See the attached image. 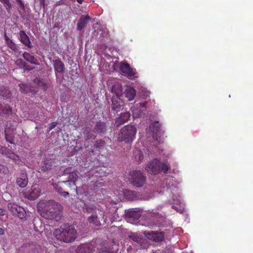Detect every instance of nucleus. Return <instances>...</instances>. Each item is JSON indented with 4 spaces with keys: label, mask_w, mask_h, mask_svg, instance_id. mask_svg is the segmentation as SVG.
I'll list each match as a JSON object with an SVG mask.
<instances>
[{
    "label": "nucleus",
    "mask_w": 253,
    "mask_h": 253,
    "mask_svg": "<svg viewBox=\"0 0 253 253\" xmlns=\"http://www.w3.org/2000/svg\"><path fill=\"white\" fill-rule=\"evenodd\" d=\"M78 233L75 227L69 224H62L54 229L53 235L57 240L64 242H72L75 240Z\"/></svg>",
    "instance_id": "f257e3e1"
},
{
    "label": "nucleus",
    "mask_w": 253,
    "mask_h": 253,
    "mask_svg": "<svg viewBox=\"0 0 253 253\" xmlns=\"http://www.w3.org/2000/svg\"><path fill=\"white\" fill-rule=\"evenodd\" d=\"M137 129L133 125H127L123 127L118 133V140L119 141L131 142L134 140Z\"/></svg>",
    "instance_id": "f03ea898"
},
{
    "label": "nucleus",
    "mask_w": 253,
    "mask_h": 253,
    "mask_svg": "<svg viewBox=\"0 0 253 253\" xmlns=\"http://www.w3.org/2000/svg\"><path fill=\"white\" fill-rule=\"evenodd\" d=\"M169 168L170 166L167 165L166 163L160 162L159 160L156 159L149 162L145 169L149 173L157 174L161 171L167 173Z\"/></svg>",
    "instance_id": "7ed1b4c3"
},
{
    "label": "nucleus",
    "mask_w": 253,
    "mask_h": 253,
    "mask_svg": "<svg viewBox=\"0 0 253 253\" xmlns=\"http://www.w3.org/2000/svg\"><path fill=\"white\" fill-rule=\"evenodd\" d=\"M58 205L54 201H48L43 209L42 215L47 220H52L55 217L58 211Z\"/></svg>",
    "instance_id": "20e7f679"
},
{
    "label": "nucleus",
    "mask_w": 253,
    "mask_h": 253,
    "mask_svg": "<svg viewBox=\"0 0 253 253\" xmlns=\"http://www.w3.org/2000/svg\"><path fill=\"white\" fill-rule=\"evenodd\" d=\"M147 177L140 170H133L129 172V182L136 188H141L145 185Z\"/></svg>",
    "instance_id": "39448f33"
},
{
    "label": "nucleus",
    "mask_w": 253,
    "mask_h": 253,
    "mask_svg": "<svg viewBox=\"0 0 253 253\" xmlns=\"http://www.w3.org/2000/svg\"><path fill=\"white\" fill-rule=\"evenodd\" d=\"M120 70L129 79L138 77L136 69L131 68L129 63L121 62L120 66Z\"/></svg>",
    "instance_id": "423d86ee"
},
{
    "label": "nucleus",
    "mask_w": 253,
    "mask_h": 253,
    "mask_svg": "<svg viewBox=\"0 0 253 253\" xmlns=\"http://www.w3.org/2000/svg\"><path fill=\"white\" fill-rule=\"evenodd\" d=\"M8 209L11 211L13 214L17 215V217L20 219L26 218V211L25 210L19 206L15 203H8Z\"/></svg>",
    "instance_id": "0eeeda50"
},
{
    "label": "nucleus",
    "mask_w": 253,
    "mask_h": 253,
    "mask_svg": "<svg viewBox=\"0 0 253 253\" xmlns=\"http://www.w3.org/2000/svg\"><path fill=\"white\" fill-rule=\"evenodd\" d=\"M41 194L40 186L38 184L33 185L29 192L25 195L28 200H34L38 198Z\"/></svg>",
    "instance_id": "6e6552de"
},
{
    "label": "nucleus",
    "mask_w": 253,
    "mask_h": 253,
    "mask_svg": "<svg viewBox=\"0 0 253 253\" xmlns=\"http://www.w3.org/2000/svg\"><path fill=\"white\" fill-rule=\"evenodd\" d=\"M123 108V101L118 96H113L112 98L111 109L113 113H118Z\"/></svg>",
    "instance_id": "1a4fd4ad"
},
{
    "label": "nucleus",
    "mask_w": 253,
    "mask_h": 253,
    "mask_svg": "<svg viewBox=\"0 0 253 253\" xmlns=\"http://www.w3.org/2000/svg\"><path fill=\"white\" fill-rule=\"evenodd\" d=\"M104 216L105 214L103 211H100L98 214L96 211L88 217V221L89 223L94 224V226H100L101 225L100 219H103Z\"/></svg>",
    "instance_id": "9d476101"
},
{
    "label": "nucleus",
    "mask_w": 253,
    "mask_h": 253,
    "mask_svg": "<svg viewBox=\"0 0 253 253\" xmlns=\"http://www.w3.org/2000/svg\"><path fill=\"white\" fill-rule=\"evenodd\" d=\"M19 86L22 93L29 95H34L38 92V89L35 87H31L26 84H19Z\"/></svg>",
    "instance_id": "9b49d317"
},
{
    "label": "nucleus",
    "mask_w": 253,
    "mask_h": 253,
    "mask_svg": "<svg viewBox=\"0 0 253 253\" xmlns=\"http://www.w3.org/2000/svg\"><path fill=\"white\" fill-rule=\"evenodd\" d=\"M147 238L155 242H161L164 241V236L163 232H151L146 234Z\"/></svg>",
    "instance_id": "f8f14e48"
},
{
    "label": "nucleus",
    "mask_w": 253,
    "mask_h": 253,
    "mask_svg": "<svg viewBox=\"0 0 253 253\" xmlns=\"http://www.w3.org/2000/svg\"><path fill=\"white\" fill-rule=\"evenodd\" d=\"M19 36L20 40L21 42L27 46L28 48H32L33 47V45L32 44L29 37L23 30H21L19 33Z\"/></svg>",
    "instance_id": "ddd939ff"
},
{
    "label": "nucleus",
    "mask_w": 253,
    "mask_h": 253,
    "mask_svg": "<svg viewBox=\"0 0 253 253\" xmlns=\"http://www.w3.org/2000/svg\"><path fill=\"white\" fill-rule=\"evenodd\" d=\"M130 113L125 112L121 114L119 118L116 119L115 121V125L116 126L119 127L120 125H122L125 123L127 122L130 119Z\"/></svg>",
    "instance_id": "4468645a"
},
{
    "label": "nucleus",
    "mask_w": 253,
    "mask_h": 253,
    "mask_svg": "<svg viewBox=\"0 0 253 253\" xmlns=\"http://www.w3.org/2000/svg\"><path fill=\"white\" fill-rule=\"evenodd\" d=\"M93 248L91 244H83L78 247L76 253H92Z\"/></svg>",
    "instance_id": "2eb2a0df"
},
{
    "label": "nucleus",
    "mask_w": 253,
    "mask_h": 253,
    "mask_svg": "<svg viewBox=\"0 0 253 253\" xmlns=\"http://www.w3.org/2000/svg\"><path fill=\"white\" fill-rule=\"evenodd\" d=\"M53 65L55 72L63 74L65 71V64L59 59L53 61Z\"/></svg>",
    "instance_id": "dca6fc26"
},
{
    "label": "nucleus",
    "mask_w": 253,
    "mask_h": 253,
    "mask_svg": "<svg viewBox=\"0 0 253 253\" xmlns=\"http://www.w3.org/2000/svg\"><path fill=\"white\" fill-rule=\"evenodd\" d=\"M94 130L99 135H102L106 132V125L104 122H98L94 127Z\"/></svg>",
    "instance_id": "f3484780"
},
{
    "label": "nucleus",
    "mask_w": 253,
    "mask_h": 253,
    "mask_svg": "<svg viewBox=\"0 0 253 253\" xmlns=\"http://www.w3.org/2000/svg\"><path fill=\"white\" fill-rule=\"evenodd\" d=\"M72 168H68L65 169L64 173L69 174V178L74 183H76L79 177V173L77 171H72Z\"/></svg>",
    "instance_id": "a211bd4d"
},
{
    "label": "nucleus",
    "mask_w": 253,
    "mask_h": 253,
    "mask_svg": "<svg viewBox=\"0 0 253 253\" xmlns=\"http://www.w3.org/2000/svg\"><path fill=\"white\" fill-rule=\"evenodd\" d=\"M90 19V17L88 15L81 16L77 23V30L80 31H82Z\"/></svg>",
    "instance_id": "6ab92c4d"
},
{
    "label": "nucleus",
    "mask_w": 253,
    "mask_h": 253,
    "mask_svg": "<svg viewBox=\"0 0 253 253\" xmlns=\"http://www.w3.org/2000/svg\"><path fill=\"white\" fill-rule=\"evenodd\" d=\"M111 91L115 94V96H118V97H121L123 92L122 85L120 83H115L112 86Z\"/></svg>",
    "instance_id": "aec40b11"
},
{
    "label": "nucleus",
    "mask_w": 253,
    "mask_h": 253,
    "mask_svg": "<svg viewBox=\"0 0 253 253\" xmlns=\"http://www.w3.org/2000/svg\"><path fill=\"white\" fill-rule=\"evenodd\" d=\"M141 216V212L139 211H135V210H129L126 213V217L128 219L132 220H137Z\"/></svg>",
    "instance_id": "412c9836"
},
{
    "label": "nucleus",
    "mask_w": 253,
    "mask_h": 253,
    "mask_svg": "<svg viewBox=\"0 0 253 253\" xmlns=\"http://www.w3.org/2000/svg\"><path fill=\"white\" fill-rule=\"evenodd\" d=\"M136 91L132 87L127 86L125 90V96L129 101H131L135 98Z\"/></svg>",
    "instance_id": "4be33fe9"
},
{
    "label": "nucleus",
    "mask_w": 253,
    "mask_h": 253,
    "mask_svg": "<svg viewBox=\"0 0 253 253\" xmlns=\"http://www.w3.org/2000/svg\"><path fill=\"white\" fill-rule=\"evenodd\" d=\"M16 183L21 188H24L28 183V179L26 174L22 173L20 177L16 179Z\"/></svg>",
    "instance_id": "5701e85b"
},
{
    "label": "nucleus",
    "mask_w": 253,
    "mask_h": 253,
    "mask_svg": "<svg viewBox=\"0 0 253 253\" xmlns=\"http://www.w3.org/2000/svg\"><path fill=\"white\" fill-rule=\"evenodd\" d=\"M23 57L28 62L34 64L35 65H39L37 58L33 56V55L28 53V52H24L23 53Z\"/></svg>",
    "instance_id": "b1692460"
},
{
    "label": "nucleus",
    "mask_w": 253,
    "mask_h": 253,
    "mask_svg": "<svg viewBox=\"0 0 253 253\" xmlns=\"http://www.w3.org/2000/svg\"><path fill=\"white\" fill-rule=\"evenodd\" d=\"M3 155H4L8 158L14 160L15 162H16V160H18L19 157L16 155V154L14 153L13 151L8 149L6 147H4L3 150Z\"/></svg>",
    "instance_id": "393cba45"
},
{
    "label": "nucleus",
    "mask_w": 253,
    "mask_h": 253,
    "mask_svg": "<svg viewBox=\"0 0 253 253\" xmlns=\"http://www.w3.org/2000/svg\"><path fill=\"white\" fill-rule=\"evenodd\" d=\"M55 163L54 160L52 159H45L42 162V170L46 171L50 169Z\"/></svg>",
    "instance_id": "a878e982"
},
{
    "label": "nucleus",
    "mask_w": 253,
    "mask_h": 253,
    "mask_svg": "<svg viewBox=\"0 0 253 253\" xmlns=\"http://www.w3.org/2000/svg\"><path fill=\"white\" fill-rule=\"evenodd\" d=\"M0 95L6 98H10L12 94L8 87L0 85Z\"/></svg>",
    "instance_id": "bb28decb"
},
{
    "label": "nucleus",
    "mask_w": 253,
    "mask_h": 253,
    "mask_svg": "<svg viewBox=\"0 0 253 253\" xmlns=\"http://www.w3.org/2000/svg\"><path fill=\"white\" fill-rule=\"evenodd\" d=\"M61 183H64L65 185L70 188V189H74L77 194H78L77 186L76 183L72 181L71 180H67L66 181H61Z\"/></svg>",
    "instance_id": "cd10ccee"
},
{
    "label": "nucleus",
    "mask_w": 253,
    "mask_h": 253,
    "mask_svg": "<svg viewBox=\"0 0 253 253\" xmlns=\"http://www.w3.org/2000/svg\"><path fill=\"white\" fill-rule=\"evenodd\" d=\"M84 209L88 213H94L96 212V210H98L99 211V209H97L96 206L94 205H91V204H89L88 205H84Z\"/></svg>",
    "instance_id": "c85d7f7f"
},
{
    "label": "nucleus",
    "mask_w": 253,
    "mask_h": 253,
    "mask_svg": "<svg viewBox=\"0 0 253 253\" xmlns=\"http://www.w3.org/2000/svg\"><path fill=\"white\" fill-rule=\"evenodd\" d=\"M11 109L8 105L6 104H1V115H7V114H9L11 113Z\"/></svg>",
    "instance_id": "c756f323"
},
{
    "label": "nucleus",
    "mask_w": 253,
    "mask_h": 253,
    "mask_svg": "<svg viewBox=\"0 0 253 253\" xmlns=\"http://www.w3.org/2000/svg\"><path fill=\"white\" fill-rule=\"evenodd\" d=\"M62 181L59 182L57 183H54L53 186L55 190V191L58 192L60 195H62V192L63 191V188L62 187V185L64 183H61Z\"/></svg>",
    "instance_id": "7c9ffc66"
},
{
    "label": "nucleus",
    "mask_w": 253,
    "mask_h": 253,
    "mask_svg": "<svg viewBox=\"0 0 253 253\" xmlns=\"http://www.w3.org/2000/svg\"><path fill=\"white\" fill-rule=\"evenodd\" d=\"M85 139L87 140H93L96 138V135L93 133V130H89L86 132L84 134Z\"/></svg>",
    "instance_id": "2f4dec72"
},
{
    "label": "nucleus",
    "mask_w": 253,
    "mask_h": 253,
    "mask_svg": "<svg viewBox=\"0 0 253 253\" xmlns=\"http://www.w3.org/2000/svg\"><path fill=\"white\" fill-rule=\"evenodd\" d=\"M5 138L6 141L10 142L11 144H13L14 136L11 134H8L7 133V129L4 130Z\"/></svg>",
    "instance_id": "473e14b6"
},
{
    "label": "nucleus",
    "mask_w": 253,
    "mask_h": 253,
    "mask_svg": "<svg viewBox=\"0 0 253 253\" xmlns=\"http://www.w3.org/2000/svg\"><path fill=\"white\" fill-rule=\"evenodd\" d=\"M105 145V142L102 139H99L95 142L94 147L96 148H102Z\"/></svg>",
    "instance_id": "72a5a7b5"
},
{
    "label": "nucleus",
    "mask_w": 253,
    "mask_h": 253,
    "mask_svg": "<svg viewBox=\"0 0 253 253\" xmlns=\"http://www.w3.org/2000/svg\"><path fill=\"white\" fill-rule=\"evenodd\" d=\"M8 48L12 49L13 51H17L18 48L16 46V43L13 42L12 40H10L8 42V44H7Z\"/></svg>",
    "instance_id": "f704fd0d"
},
{
    "label": "nucleus",
    "mask_w": 253,
    "mask_h": 253,
    "mask_svg": "<svg viewBox=\"0 0 253 253\" xmlns=\"http://www.w3.org/2000/svg\"><path fill=\"white\" fill-rule=\"evenodd\" d=\"M135 157L136 159L138 160L139 163L142 162L144 159L143 154L140 150L138 151L137 154H135Z\"/></svg>",
    "instance_id": "c9c22d12"
},
{
    "label": "nucleus",
    "mask_w": 253,
    "mask_h": 253,
    "mask_svg": "<svg viewBox=\"0 0 253 253\" xmlns=\"http://www.w3.org/2000/svg\"><path fill=\"white\" fill-rule=\"evenodd\" d=\"M1 1L6 5V9L7 10L8 12H10L12 8V5L10 2L9 0H1Z\"/></svg>",
    "instance_id": "e433bc0d"
},
{
    "label": "nucleus",
    "mask_w": 253,
    "mask_h": 253,
    "mask_svg": "<svg viewBox=\"0 0 253 253\" xmlns=\"http://www.w3.org/2000/svg\"><path fill=\"white\" fill-rule=\"evenodd\" d=\"M150 128L151 130H152L153 131H156V132H158V131H159L160 127L159 126V122H155L154 123V124L151 125L150 126Z\"/></svg>",
    "instance_id": "4c0bfd02"
},
{
    "label": "nucleus",
    "mask_w": 253,
    "mask_h": 253,
    "mask_svg": "<svg viewBox=\"0 0 253 253\" xmlns=\"http://www.w3.org/2000/svg\"><path fill=\"white\" fill-rule=\"evenodd\" d=\"M57 126V122H51L50 124H48V128L47 129V132L48 133L50 131V130H52L53 128H54Z\"/></svg>",
    "instance_id": "58836bf2"
},
{
    "label": "nucleus",
    "mask_w": 253,
    "mask_h": 253,
    "mask_svg": "<svg viewBox=\"0 0 253 253\" xmlns=\"http://www.w3.org/2000/svg\"><path fill=\"white\" fill-rule=\"evenodd\" d=\"M28 247L30 249V251L29 252V253H38V251L37 250L35 246H33V245H29V246H28Z\"/></svg>",
    "instance_id": "ea45409f"
},
{
    "label": "nucleus",
    "mask_w": 253,
    "mask_h": 253,
    "mask_svg": "<svg viewBox=\"0 0 253 253\" xmlns=\"http://www.w3.org/2000/svg\"><path fill=\"white\" fill-rule=\"evenodd\" d=\"M8 169L6 166L0 164V173H6Z\"/></svg>",
    "instance_id": "a19ab883"
},
{
    "label": "nucleus",
    "mask_w": 253,
    "mask_h": 253,
    "mask_svg": "<svg viewBox=\"0 0 253 253\" xmlns=\"http://www.w3.org/2000/svg\"><path fill=\"white\" fill-rule=\"evenodd\" d=\"M69 193L67 191H62L61 195L64 197H66L67 195H69Z\"/></svg>",
    "instance_id": "79ce46f5"
},
{
    "label": "nucleus",
    "mask_w": 253,
    "mask_h": 253,
    "mask_svg": "<svg viewBox=\"0 0 253 253\" xmlns=\"http://www.w3.org/2000/svg\"><path fill=\"white\" fill-rule=\"evenodd\" d=\"M5 234V229L2 227H0V235H2Z\"/></svg>",
    "instance_id": "37998d69"
},
{
    "label": "nucleus",
    "mask_w": 253,
    "mask_h": 253,
    "mask_svg": "<svg viewBox=\"0 0 253 253\" xmlns=\"http://www.w3.org/2000/svg\"><path fill=\"white\" fill-rule=\"evenodd\" d=\"M5 42H6V44H8V42H9V41L11 40V39H9V37H8V36H6V35H5Z\"/></svg>",
    "instance_id": "c03bdc74"
},
{
    "label": "nucleus",
    "mask_w": 253,
    "mask_h": 253,
    "mask_svg": "<svg viewBox=\"0 0 253 253\" xmlns=\"http://www.w3.org/2000/svg\"><path fill=\"white\" fill-rule=\"evenodd\" d=\"M146 104H147V101H144L143 103H139L140 106H141L142 107H146Z\"/></svg>",
    "instance_id": "a18cd8bd"
},
{
    "label": "nucleus",
    "mask_w": 253,
    "mask_h": 253,
    "mask_svg": "<svg viewBox=\"0 0 253 253\" xmlns=\"http://www.w3.org/2000/svg\"><path fill=\"white\" fill-rule=\"evenodd\" d=\"M5 211L3 209H0V215H3L5 214Z\"/></svg>",
    "instance_id": "49530a36"
},
{
    "label": "nucleus",
    "mask_w": 253,
    "mask_h": 253,
    "mask_svg": "<svg viewBox=\"0 0 253 253\" xmlns=\"http://www.w3.org/2000/svg\"><path fill=\"white\" fill-rule=\"evenodd\" d=\"M40 4L42 5L43 7H45V0H40Z\"/></svg>",
    "instance_id": "de8ad7c7"
},
{
    "label": "nucleus",
    "mask_w": 253,
    "mask_h": 253,
    "mask_svg": "<svg viewBox=\"0 0 253 253\" xmlns=\"http://www.w3.org/2000/svg\"><path fill=\"white\" fill-rule=\"evenodd\" d=\"M17 1L20 4L21 7H24V4L21 0H17Z\"/></svg>",
    "instance_id": "09e8293b"
},
{
    "label": "nucleus",
    "mask_w": 253,
    "mask_h": 253,
    "mask_svg": "<svg viewBox=\"0 0 253 253\" xmlns=\"http://www.w3.org/2000/svg\"><path fill=\"white\" fill-rule=\"evenodd\" d=\"M41 84H42L43 88L46 89L47 87L46 84H45V83H42V82H41Z\"/></svg>",
    "instance_id": "8fccbe9b"
},
{
    "label": "nucleus",
    "mask_w": 253,
    "mask_h": 253,
    "mask_svg": "<svg viewBox=\"0 0 253 253\" xmlns=\"http://www.w3.org/2000/svg\"><path fill=\"white\" fill-rule=\"evenodd\" d=\"M3 149L4 147L1 146V145H0V152H1L2 154H3Z\"/></svg>",
    "instance_id": "3c124183"
},
{
    "label": "nucleus",
    "mask_w": 253,
    "mask_h": 253,
    "mask_svg": "<svg viewBox=\"0 0 253 253\" xmlns=\"http://www.w3.org/2000/svg\"><path fill=\"white\" fill-rule=\"evenodd\" d=\"M76 1H77V2H79V3H80V4H82V2H83L84 0H76Z\"/></svg>",
    "instance_id": "603ef678"
},
{
    "label": "nucleus",
    "mask_w": 253,
    "mask_h": 253,
    "mask_svg": "<svg viewBox=\"0 0 253 253\" xmlns=\"http://www.w3.org/2000/svg\"><path fill=\"white\" fill-rule=\"evenodd\" d=\"M2 13V9L1 7H0V16H1Z\"/></svg>",
    "instance_id": "864d4df0"
},
{
    "label": "nucleus",
    "mask_w": 253,
    "mask_h": 253,
    "mask_svg": "<svg viewBox=\"0 0 253 253\" xmlns=\"http://www.w3.org/2000/svg\"><path fill=\"white\" fill-rule=\"evenodd\" d=\"M1 104H0V115H1Z\"/></svg>",
    "instance_id": "5fc2aeb1"
}]
</instances>
